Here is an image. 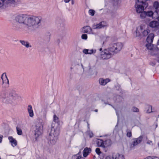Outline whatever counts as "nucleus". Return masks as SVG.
<instances>
[{
    "instance_id": "obj_61",
    "label": "nucleus",
    "mask_w": 159,
    "mask_h": 159,
    "mask_svg": "<svg viewBox=\"0 0 159 159\" xmlns=\"http://www.w3.org/2000/svg\"><path fill=\"white\" fill-rule=\"evenodd\" d=\"M156 127H157V124H156Z\"/></svg>"
},
{
    "instance_id": "obj_31",
    "label": "nucleus",
    "mask_w": 159,
    "mask_h": 159,
    "mask_svg": "<svg viewBox=\"0 0 159 159\" xmlns=\"http://www.w3.org/2000/svg\"><path fill=\"white\" fill-rule=\"evenodd\" d=\"M146 46L148 49L151 50L152 49V43H148L146 44Z\"/></svg>"
},
{
    "instance_id": "obj_3",
    "label": "nucleus",
    "mask_w": 159,
    "mask_h": 159,
    "mask_svg": "<svg viewBox=\"0 0 159 159\" xmlns=\"http://www.w3.org/2000/svg\"><path fill=\"white\" fill-rule=\"evenodd\" d=\"M100 54L101 57L103 59H109L115 54L110 47L104 50Z\"/></svg>"
},
{
    "instance_id": "obj_50",
    "label": "nucleus",
    "mask_w": 159,
    "mask_h": 159,
    "mask_svg": "<svg viewBox=\"0 0 159 159\" xmlns=\"http://www.w3.org/2000/svg\"><path fill=\"white\" fill-rule=\"evenodd\" d=\"M71 4L72 5H73L74 4V0H71Z\"/></svg>"
},
{
    "instance_id": "obj_23",
    "label": "nucleus",
    "mask_w": 159,
    "mask_h": 159,
    "mask_svg": "<svg viewBox=\"0 0 159 159\" xmlns=\"http://www.w3.org/2000/svg\"><path fill=\"white\" fill-rule=\"evenodd\" d=\"M97 143L98 146L104 148V141L102 139H98L97 141Z\"/></svg>"
},
{
    "instance_id": "obj_45",
    "label": "nucleus",
    "mask_w": 159,
    "mask_h": 159,
    "mask_svg": "<svg viewBox=\"0 0 159 159\" xmlns=\"http://www.w3.org/2000/svg\"><path fill=\"white\" fill-rule=\"evenodd\" d=\"M3 6V4L2 2V1L0 0V7H1Z\"/></svg>"
},
{
    "instance_id": "obj_51",
    "label": "nucleus",
    "mask_w": 159,
    "mask_h": 159,
    "mask_svg": "<svg viewBox=\"0 0 159 159\" xmlns=\"http://www.w3.org/2000/svg\"><path fill=\"white\" fill-rule=\"evenodd\" d=\"M105 159H111V158L109 157H107Z\"/></svg>"
},
{
    "instance_id": "obj_64",
    "label": "nucleus",
    "mask_w": 159,
    "mask_h": 159,
    "mask_svg": "<svg viewBox=\"0 0 159 159\" xmlns=\"http://www.w3.org/2000/svg\"><path fill=\"white\" fill-rule=\"evenodd\" d=\"M158 41L159 42V40H158Z\"/></svg>"
},
{
    "instance_id": "obj_17",
    "label": "nucleus",
    "mask_w": 159,
    "mask_h": 159,
    "mask_svg": "<svg viewBox=\"0 0 159 159\" xmlns=\"http://www.w3.org/2000/svg\"><path fill=\"white\" fill-rule=\"evenodd\" d=\"M28 112L29 114V116L31 117H33L34 116V113L33 110L32 106L30 105H29L27 108Z\"/></svg>"
},
{
    "instance_id": "obj_58",
    "label": "nucleus",
    "mask_w": 159,
    "mask_h": 159,
    "mask_svg": "<svg viewBox=\"0 0 159 159\" xmlns=\"http://www.w3.org/2000/svg\"><path fill=\"white\" fill-rule=\"evenodd\" d=\"M94 111H95L97 112L98 111V110L97 109H96Z\"/></svg>"
},
{
    "instance_id": "obj_6",
    "label": "nucleus",
    "mask_w": 159,
    "mask_h": 159,
    "mask_svg": "<svg viewBox=\"0 0 159 159\" xmlns=\"http://www.w3.org/2000/svg\"><path fill=\"white\" fill-rule=\"evenodd\" d=\"M18 97V94L14 90L10 91L8 94V95L6 98V101L7 102L11 103L13 100L16 99Z\"/></svg>"
},
{
    "instance_id": "obj_39",
    "label": "nucleus",
    "mask_w": 159,
    "mask_h": 159,
    "mask_svg": "<svg viewBox=\"0 0 159 159\" xmlns=\"http://www.w3.org/2000/svg\"><path fill=\"white\" fill-rule=\"evenodd\" d=\"M82 29L85 30H92L90 27L87 25L83 27Z\"/></svg>"
},
{
    "instance_id": "obj_13",
    "label": "nucleus",
    "mask_w": 159,
    "mask_h": 159,
    "mask_svg": "<svg viewBox=\"0 0 159 159\" xmlns=\"http://www.w3.org/2000/svg\"><path fill=\"white\" fill-rule=\"evenodd\" d=\"M110 81V80L108 78L104 79L103 78H100L99 80L100 84L102 85H105Z\"/></svg>"
},
{
    "instance_id": "obj_2",
    "label": "nucleus",
    "mask_w": 159,
    "mask_h": 159,
    "mask_svg": "<svg viewBox=\"0 0 159 159\" xmlns=\"http://www.w3.org/2000/svg\"><path fill=\"white\" fill-rule=\"evenodd\" d=\"M59 134L60 131L59 129L57 128H54L52 125L48 138L50 143L51 144L54 145L56 143L58 139Z\"/></svg>"
},
{
    "instance_id": "obj_57",
    "label": "nucleus",
    "mask_w": 159,
    "mask_h": 159,
    "mask_svg": "<svg viewBox=\"0 0 159 159\" xmlns=\"http://www.w3.org/2000/svg\"><path fill=\"white\" fill-rule=\"evenodd\" d=\"M88 128H89V124L88 123Z\"/></svg>"
},
{
    "instance_id": "obj_8",
    "label": "nucleus",
    "mask_w": 159,
    "mask_h": 159,
    "mask_svg": "<svg viewBox=\"0 0 159 159\" xmlns=\"http://www.w3.org/2000/svg\"><path fill=\"white\" fill-rule=\"evenodd\" d=\"M158 13H159V10H156L154 12L150 11L146 12L147 17H152L154 19H157L158 17Z\"/></svg>"
},
{
    "instance_id": "obj_30",
    "label": "nucleus",
    "mask_w": 159,
    "mask_h": 159,
    "mask_svg": "<svg viewBox=\"0 0 159 159\" xmlns=\"http://www.w3.org/2000/svg\"><path fill=\"white\" fill-rule=\"evenodd\" d=\"M16 129L18 134L19 135H21L22 134V131L21 129L18 127H16Z\"/></svg>"
},
{
    "instance_id": "obj_62",
    "label": "nucleus",
    "mask_w": 159,
    "mask_h": 159,
    "mask_svg": "<svg viewBox=\"0 0 159 159\" xmlns=\"http://www.w3.org/2000/svg\"><path fill=\"white\" fill-rule=\"evenodd\" d=\"M158 34H159V30H158Z\"/></svg>"
},
{
    "instance_id": "obj_53",
    "label": "nucleus",
    "mask_w": 159,
    "mask_h": 159,
    "mask_svg": "<svg viewBox=\"0 0 159 159\" xmlns=\"http://www.w3.org/2000/svg\"><path fill=\"white\" fill-rule=\"evenodd\" d=\"M102 48H101L99 49V51L100 52H102Z\"/></svg>"
},
{
    "instance_id": "obj_1",
    "label": "nucleus",
    "mask_w": 159,
    "mask_h": 159,
    "mask_svg": "<svg viewBox=\"0 0 159 159\" xmlns=\"http://www.w3.org/2000/svg\"><path fill=\"white\" fill-rule=\"evenodd\" d=\"M15 20L16 22L22 24L25 29H34L40 26L42 18L40 16L32 15L28 16L26 15L20 14L17 15Z\"/></svg>"
},
{
    "instance_id": "obj_9",
    "label": "nucleus",
    "mask_w": 159,
    "mask_h": 159,
    "mask_svg": "<svg viewBox=\"0 0 159 159\" xmlns=\"http://www.w3.org/2000/svg\"><path fill=\"white\" fill-rule=\"evenodd\" d=\"M143 138V136H140L138 138L133 139V142L130 145L131 148H133L135 146L139 143L142 141Z\"/></svg>"
},
{
    "instance_id": "obj_28",
    "label": "nucleus",
    "mask_w": 159,
    "mask_h": 159,
    "mask_svg": "<svg viewBox=\"0 0 159 159\" xmlns=\"http://www.w3.org/2000/svg\"><path fill=\"white\" fill-rule=\"evenodd\" d=\"M81 157L80 156L79 154L74 155L72 157V159H80Z\"/></svg>"
},
{
    "instance_id": "obj_44",
    "label": "nucleus",
    "mask_w": 159,
    "mask_h": 159,
    "mask_svg": "<svg viewBox=\"0 0 159 159\" xmlns=\"http://www.w3.org/2000/svg\"><path fill=\"white\" fill-rule=\"evenodd\" d=\"M3 138V135H0V143H1L2 142Z\"/></svg>"
},
{
    "instance_id": "obj_26",
    "label": "nucleus",
    "mask_w": 159,
    "mask_h": 159,
    "mask_svg": "<svg viewBox=\"0 0 159 159\" xmlns=\"http://www.w3.org/2000/svg\"><path fill=\"white\" fill-rule=\"evenodd\" d=\"M150 30H143L142 32V37L145 36L147 35L150 32Z\"/></svg>"
},
{
    "instance_id": "obj_33",
    "label": "nucleus",
    "mask_w": 159,
    "mask_h": 159,
    "mask_svg": "<svg viewBox=\"0 0 159 159\" xmlns=\"http://www.w3.org/2000/svg\"><path fill=\"white\" fill-rule=\"evenodd\" d=\"M53 121L55 122H58L59 121V118L57 116L54 115L53 116Z\"/></svg>"
},
{
    "instance_id": "obj_16",
    "label": "nucleus",
    "mask_w": 159,
    "mask_h": 159,
    "mask_svg": "<svg viewBox=\"0 0 159 159\" xmlns=\"http://www.w3.org/2000/svg\"><path fill=\"white\" fill-rule=\"evenodd\" d=\"M91 149L90 148H85L83 151V156L86 157L91 152Z\"/></svg>"
},
{
    "instance_id": "obj_12",
    "label": "nucleus",
    "mask_w": 159,
    "mask_h": 159,
    "mask_svg": "<svg viewBox=\"0 0 159 159\" xmlns=\"http://www.w3.org/2000/svg\"><path fill=\"white\" fill-rule=\"evenodd\" d=\"M154 34L152 33L149 34L147 38V41L148 43H152L154 38Z\"/></svg>"
},
{
    "instance_id": "obj_21",
    "label": "nucleus",
    "mask_w": 159,
    "mask_h": 159,
    "mask_svg": "<svg viewBox=\"0 0 159 159\" xmlns=\"http://www.w3.org/2000/svg\"><path fill=\"white\" fill-rule=\"evenodd\" d=\"M20 42L23 45L25 46L27 48L31 47V45H29V43L27 41L20 40Z\"/></svg>"
},
{
    "instance_id": "obj_52",
    "label": "nucleus",
    "mask_w": 159,
    "mask_h": 159,
    "mask_svg": "<svg viewBox=\"0 0 159 159\" xmlns=\"http://www.w3.org/2000/svg\"><path fill=\"white\" fill-rule=\"evenodd\" d=\"M157 19L159 21V13H158V17L157 18Z\"/></svg>"
},
{
    "instance_id": "obj_15",
    "label": "nucleus",
    "mask_w": 159,
    "mask_h": 159,
    "mask_svg": "<svg viewBox=\"0 0 159 159\" xmlns=\"http://www.w3.org/2000/svg\"><path fill=\"white\" fill-rule=\"evenodd\" d=\"M1 78L2 80V82L3 84L4 83H5L7 84H9V80L7 77L6 73H4L2 74Z\"/></svg>"
},
{
    "instance_id": "obj_18",
    "label": "nucleus",
    "mask_w": 159,
    "mask_h": 159,
    "mask_svg": "<svg viewBox=\"0 0 159 159\" xmlns=\"http://www.w3.org/2000/svg\"><path fill=\"white\" fill-rule=\"evenodd\" d=\"M8 139L10 141V142L11 143L12 146L13 147L16 146L17 145V143L16 141L12 137H8Z\"/></svg>"
},
{
    "instance_id": "obj_34",
    "label": "nucleus",
    "mask_w": 159,
    "mask_h": 159,
    "mask_svg": "<svg viewBox=\"0 0 159 159\" xmlns=\"http://www.w3.org/2000/svg\"><path fill=\"white\" fill-rule=\"evenodd\" d=\"M148 110L147 111V113H150L152 112V107L150 106H148L147 107Z\"/></svg>"
},
{
    "instance_id": "obj_54",
    "label": "nucleus",
    "mask_w": 159,
    "mask_h": 159,
    "mask_svg": "<svg viewBox=\"0 0 159 159\" xmlns=\"http://www.w3.org/2000/svg\"><path fill=\"white\" fill-rule=\"evenodd\" d=\"M57 41V43H59L60 42V40L59 39H58Z\"/></svg>"
},
{
    "instance_id": "obj_4",
    "label": "nucleus",
    "mask_w": 159,
    "mask_h": 159,
    "mask_svg": "<svg viewBox=\"0 0 159 159\" xmlns=\"http://www.w3.org/2000/svg\"><path fill=\"white\" fill-rule=\"evenodd\" d=\"M123 47V44L120 42L112 43L110 45V49L113 51L114 54L119 52L121 50Z\"/></svg>"
},
{
    "instance_id": "obj_41",
    "label": "nucleus",
    "mask_w": 159,
    "mask_h": 159,
    "mask_svg": "<svg viewBox=\"0 0 159 159\" xmlns=\"http://www.w3.org/2000/svg\"><path fill=\"white\" fill-rule=\"evenodd\" d=\"M127 136L128 137H130L132 136L131 132L130 131H128L126 134Z\"/></svg>"
},
{
    "instance_id": "obj_46",
    "label": "nucleus",
    "mask_w": 159,
    "mask_h": 159,
    "mask_svg": "<svg viewBox=\"0 0 159 159\" xmlns=\"http://www.w3.org/2000/svg\"><path fill=\"white\" fill-rule=\"evenodd\" d=\"M150 64L152 66H154L155 65V63L153 62H150Z\"/></svg>"
},
{
    "instance_id": "obj_43",
    "label": "nucleus",
    "mask_w": 159,
    "mask_h": 159,
    "mask_svg": "<svg viewBox=\"0 0 159 159\" xmlns=\"http://www.w3.org/2000/svg\"><path fill=\"white\" fill-rule=\"evenodd\" d=\"M26 33L30 34H33V33L31 30H28V31H27Z\"/></svg>"
},
{
    "instance_id": "obj_24",
    "label": "nucleus",
    "mask_w": 159,
    "mask_h": 159,
    "mask_svg": "<svg viewBox=\"0 0 159 159\" xmlns=\"http://www.w3.org/2000/svg\"><path fill=\"white\" fill-rule=\"evenodd\" d=\"M81 65L83 70H84V69H85L89 72L91 71V67L89 64L88 67H85V68H84V66L82 64H81Z\"/></svg>"
},
{
    "instance_id": "obj_19",
    "label": "nucleus",
    "mask_w": 159,
    "mask_h": 159,
    "mask_svg": "<svg viewBox=\"0 0 159 159\" xmlns=\"http://www.w3.org/2000/svg\"><path fill=\"white\" fill-rule=\"evenodd\" d=\"M142 30H135L133 33L134 34L136 37L139 38V39H140L142 37Z\"/></svg>"
},
{
    "instance_id": "obj_49",
    "label": "nucleus",
    "mask_w": 159,
    "mask_h": 159,
    "mask_svg": "<svg viewBox=\"0 0 159 159\" xmlns=\"http://www.w3.org/2000/svg\"><path fill=\"white\" fill-rule=\"evenodd\" d=\"M93 134L92 133L89 134V136L90 138H92L93 136Z\"/></svg>"
},
{
    "instance_id": "obj_22",
    "label": "nucleus",
    "mask_w": 159,
    "mask_h": 159,
    "mask_svg": "<svg viewBox=\"0 0 159 159\" xmlns=\"http://www.w3.org/2000/svg\"><path fill=\"white\" fill-rule=\"evenodd\" d=\"M159 25V23L156 21H153L149 24V26L152 28L156 27L158 26Z\"/></svg>"
},
{
    "instance_id": "obj_42",
    "label": "nucleus",
    "mask_w": 159,
    "mask_h": 159,
    "mask_svg": "<svg viewBox=\"0 0 159 159\" xmlns=\"http://www.w3.org/2000/svg\"><path fill=\"white\" fill-rule=\"evenodd\" d=\"M83 52L84 53L86 54H88V49H84L83 50Z\"/></svg>"
},
{
    "instance_id": "obj_25",
    "label": "nucleus",
    "mask_w": 159,
    "mask_h": 159,
    "mask_svg": "<svg viewBox=\"0 0 159 159\" xmlns=\"http://www.w3.org/2000/svg\"><path fill=\"white\" fill-rule=\"evenodd\" d=\"M153 7L156 10H158L157 9L159 7V3L157 1L154 2L153 3Z\"/></svg>"
},
{
    "instance_id": "obj_10",
    "label": "nucleus",
    "mask_w": 159,
    "mask_h": 159,
    "mask_svg": "<svg viewBox=\"0 0 159 159\" xmlns=\"http://www.w3.org/2000/svg\"><path fill=\"white\" fill-rule=\"evenodd\" d=\"M2 1L3 6H14L15 5L16 0H0Z\"/></svg>"
},
{
    "instance_id": "obj_14",
    "label": "nucleus",
    "mask_w": 159,
    "mask_h": 159,
    "mask_svg": "<svg viewBox=\"0 0 159 159\" xmlns=\"http://www.w3.org/2000/svg\"><path fill=\"white\" fill-rule=\"evenodd\" d=\"M7 97L6 96L5 93L4 92H2L0 93V99L1 100L2 102L5 103H9L7 102L6 101V98Z\"/></svg>"
},
{
    "instance_id": "obj_27",
    "label": "nucleus",
    "mask_w": 159,
    "mask_h": 159,
    "mask_svg": "<svg viewBox=\"0 0 159 159\" xmlns=\"http://www.w3.org/2000/svg\"><path fill=\"white\" fill-rule=\"evenodd\" d=\"M140 13V17L141 18H144L147 17L146 11H143Z\"/></svg>"
},
{
    "instance_id": "obj_11",
    "label": "nucleus",
    "mask_w": 159,
    "mask_h": 159,
    "mask_svg": "<svg viewBox=\"0 0 159 159\" xmlns=\"http://www.w3.org/2000/svg\"><path fill=\"white\" fill-rule=\"evenodd\" d=\"M106 25V24L104 21H102L98 24L93 25V28L94 29H101Z\"/></svg>"
},
{
    "instance_id": "obj_56",
    "label": "nucleus",
    "mask_w": 159,
    "mask_h": 159,
    "mask_svg": "<svg viewBox=\"0 0 159 159\" xmlns=\"http://www.w3.org/2000/svg\"><path fill=\"white\" fill-rule=\"evenodd\" d=\"M140 28L141 30H142L143 29V28L141 26H140Z\"/></svg>"
},
{
    "instance_id": "obj_40",
    "label": "nucleus",
    "mask_w": 159,
    "mask_h": 159,
    "mask_svg": "<svg viewBox=\"0 0 159 159\" xmlns=\"http://www.w3.org/2000/svg\"><path fill=\"white\" fill-rule=\"evenodd\" d=\"M93 30H84V33H87L89 34H93Z\"/></svg>"
},
{
    "instance_id": "obj_32",
    "label": "nucleus",
    "mask_w": 159,
    "mask_h": 159,
    "mask_svg": "<svg viewBox=\"0 0 159 159\" xmlns=\"http://www.w3.org/2000/svg\"><path fill=\"white\" fill-rule=\"evenodd\" d=\"M96 50L95 49H88V54H91L92 53H94L96 52Z\"/></svg>"
},
{
    "instance_id": "obj_63",
    "label": "nucleus",
    "mask_w": 159,
    "mask_h": 159,
    "mask_svg": "<svg viewBox=\"0 0 159 159\" xmlns=\"http://www.w3.org/2000/svg\"><path fill=\"white\" fill-rule=\"evenodd\" d=\"M158 117H159V115H158Z\"/></svg>"
},
{
    "instance_id": "obj_47",
    "label": "nucleus",
    "mask_w": 159,
    "mask_h": 159,
    "mask_svg": "<svg viewBox=\"0 0 159 159\" xmlns=\"http://www.w3.org/2000/svg\"><path fill=\"white\" fill-rule=\"evenodd\" d=\"M145 159H152V156H148L145 158Z\"/></svg>"
},
{
    "instance_id": "obj_60",
    "label": "nucleus",
    "mask_w": 159,
    "mask_h": 159,
    "mask_svg": "<svg viewBox=\"0 0 159 159\" xmlns=\"http://www.w3.org/2000/svg\"><path fill=\"white\" fill-rule=\"evenodd\" d=\"M157 62L159 63V59L157 60Z\"/></svg>"
},
{
    "instance_id": "obj_35",
    "label": "nucleus",
    "mask_w": 159,
    "mask_h": 159,
    "mask_svg": "<svg viewBox=\"0 0 159 159\" xmlns=\"http://www.w3.org/2000/svg\"><path fill=\"white\" fill-rule=\"evenodd\" d=\"M89 14L92 16H93L94 15V13L95 12L94 10L92 9L89 10Z\"/></svg>"
},
{
    "instance_id": "obj_7",
    "label": "nucleus",
    "mask_w": 159,
    "mask_h": 159,
    "mask_svg": "<svg viewBox=\"0 0 159 159\" xmlns=\"http://www.w3.org/2000/svg\"><path fill=\"white\" fill-rule=\"evenodd\" d=\"M148 3H145L144 5H141L136 3L135 7L136 8V12L138 13H140L143 11L144 8H146L148 6Z\"/></svg>"
},
{
    "instance_id": "obj_36",
    "label": "nucleus",
    "mask_w": 159,
    "mask_h": 159,
    "mask_svg": "<svg viewBox=\"0 0 159 159\" xmlns=\"http://www.w3.org/2000/svg\"><path fill=\"white\" fill-rule=\"evenodd\" d=\"M95 151L96 153L98 155H100V154L102 153L101 151H100V149L99 148H97L96 149Z\"/></svg>"
},
{
    "instance_id": "obj_38",
    "label": "nucleus",
    "mask_w": 159,
    "mask_h": 159,
    "mask_svg": "<svg viewBox=\"0 0 159 159\" xmlns=\"http://www.w3.org/2000/svg\"><path fill=\"white\" fill-rule=\"evenodd\" d=\"M81 38L82 39H87V35L86 34H83L82 35Z\"/></svg>"
},
{
    "instance_id": "obj_59",
    "label": "nucleus",
    "mask_w": 159,
    "mask_h": 159,
    "mask_svg": "<svg viewBox=\"0 0 159 159\" xmlns=\"http://www.w3.org/2000/svg\"><path fill=\"white\" fill-rule=\"evenodd\" d=\"M111 106H112V107L114 108V109H115V110H116V109L114 108V107H113V106L112 105H111Z\"/></svg>"
},
{
    "instance_id": "obj_5",
    "label": "nucleus",
    "mask_w": 159,
    "mask_h": 159,
    "mask_svg": "<svg viewBox=\"0 0 159 159\" xmlns=\"http://www.w3.org/2000/svg\"><path fill=\"white\" fill-rule=\"evenodd\" d=\"M42 120H39V122L37 121L35 129L34 130V135L36 137V139L42 133L43 129V125L41 122Z\"/></svg>"
},
{
    "instance_id": "obj_20",
    "label": "nucleus",
    "mask_w": 159,
    "mask_h": 159,
    "mask_svg": "<svg viewBox=\"0 0 159 159\" xmlns=\"http://www.w3.org/2000/svg\"><path fill=\"white\" fill-rule=\"evenodd\" d=\"M112 142L111 139H107L104 141V148L108 147L111 145Z\"/></svg>"
},
{
    "instance_id": "obj_37",
    "label": "nucleus",
    "mask_w": 159,
    "mask_h": 159,
    "mask_svg": "<svg viewBox=\"0 0 159 159\" xmlns=\"http://www.w3.org/2000/svg\"><path fill=\"white\" fill-rule=\"evenodd\" d=\"M132 110L134 112H138L139 111V109L135 107H133L132 109Z\"/></svg>"
},
{
    "instance_id": "obj_29",
    "label": "nucleus",
    "mask_w": 159,
    "mask_h": 159,
    "mask_svg": "<svg viewBox=\"0 0 159 159\" xmlns=\"http://www.w3.org/2000/svg\"><path fill=\"white\" fill-rule=\"evenodd\" d=\"M119 157V154L116 153H114L112 155L113 159H118Z\"/></svg>"
},
{
    "instance_id": "obj_55",
    "label": "nucleus",
    "mask_w": 159,
    "mask_h": 159,
    "mask_svg": "<svg viewBox=\"0 0 159 159\" xmlns=\"http://www.w3.org/2000/svg\"><path fill=\"white\" fill-rule=\"evenodd\" d=\"M116 115L118 117L119 116L118 115V112H117V111H116Z\"/></svg>"
},
{
    "instance_id": "obj_48",
    "label": "nucleus",
    "mask_w": 159,
    "mask_h": 159,
    "mask_svg": "<svg viewBox=\"0 0 159 159\" xmlns=\"http://www.w3.org/2000/svg\"><path fill=\"white\" fill-rule=\"evenodd\" d=\"M71 0H64V1L66 3L69 2Z\"/></svg>"
}]
</instances>
